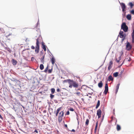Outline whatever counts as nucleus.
<instances>
[{
	"mask_svg": "<svg viewBox=\"0 0 134 134\" xmlns=\"http://www.w3.org/2000/svg\"><path fill=\"white\" fill-rule=\"evenodd\" d=\"M42 38L40 37H38L36 39V46L35 47V52L36 53H38L39 50L40 46L39 44L41 41Z\"/></svg>",
	"mask_w": 134,
	"mask_h": 134,
	"instance_id": "obj_2",
	"label": "nucleus"
},
{
	"mask_svg": "<svg viewBox=\"0 0 134 134\" xmlns=\"http://www.w3.org/2000/svg\"><path fill=\"white\" fill-rule=\"evenodd\" d=\"M70 113L69 111H67L66 113V114L67 115H69V114Z\"/></svg>",
	"mask_w": 134,
	"mask_h": 134,
	"instance_id": "obj_40",
	"label": "nucleus"
},
{
	"mask_svg": "<svg viewBox=\"0 0 134 134\" xmlns=\"http://www.w3.org/2000/svg\"><path fill=\"white\" fill-rule=\"evenodd\" d=\"M64 112L63 111H61L59 114V116L63 117V116Z\"/></svg>",
	"mask_w": 134,
	"mask_h": 134,
	"instance_id": "obj_18",
	"label": "nucleus"
},
{
	"mask_svg": "<svg viewBox=\"0 0 134 134\" xmlns=\"http://www.w3.org/2000/svg\"><path fill=\"white\" fill-rule=\"evenodd\" d=\"M31 48L32 49H35V47L33 46H32L31 47Z\"/></svg>",
	"mask_w": 134,
	"mask_h": 134,
	"instance_id": "obj_39",
	"label": "nucleus"
},
{
	"mask_svg": "<svg viewBox=\"0 0 134 134\" xmlns=\"http://www.w3.org/2000/svg\"><path fill=\"white\" fill-rule=\"evenodd\" d=\"M118 89L116 88V90H115L116 93H117V92H118Z\"/></svg>",
	"mask_w": 134,
	"mask_h": 134,
	"instance_id": "obj_42",
	"label": "nucleus"
},
{
	"mask_svg": "<svg viewBox=\"0 0 134 134\" xmlns=\"http://www.w3.org/2000/svg\"><path fill=\"white\" fill-rule=\"evenodd\" d=\"M126 18L129 20H130L131 19V15L130 14H129L127 15Z\"/></svg>",
	"mask_w": 134,
	"mask_h": 134,
	"instance_id": "obj_17",
	"label": "nucleus"
},
{
	"mask_svg": "<svg viewBox=\"0 0 134 134\" xmlns=\"http://www.w3.org/2000/svg\"><path fill=\"white\" fill-rule=\"evenodd\" d=\"M40 69L42 70L44 69V66L43 64H41L40 65Z\"/></svg>",
	"mask_w": 134,
	"mask_h": 134,
	"instance_id": "obj_26",
	"label": "nucleus"
},
{
	"mask_svg": "<svg viewBox=\"0 0 134 134\" xmlns=\"http://www.w3.org/2000/svg\"><path fill=\"white\" fill-rule=\"evenodd\" d=\"M119 73L117 72H114L113 74V76L114 77H117Z\"/></svg>",
	"mask_w": 134,
	"mask_h": 134,
	"instance_id": "obj_22",
	"label": "nucleus"
},
{
	"mask_svg": "<svg viewBox=\"0 0 134 134\" xmlns=\"http://www.w3.org/2000/svg\"><path fill=\"white\" fill-rule=\"evenodd\" d=\"M76 94L79 96L80 94V93L79 92H77L75 93Z\"/></svg>",
	"mask_w": 134,
	"mask_h": 134,
	"instance_id": "obj_37",
	"label": "nucleus"
},
{
	"mask_svg": "<svg viewBox=\"0 0 134 134\" xmlns=\"http://www.w3.org/2000/svg\"><path fill=\"white\" fill-rule=\"evenodd\" d=\"M132 42L134 43V29H133L132 34Z\"/></svg>",
	"mask_w": 134,
	"mask_h": 134,
	"instance_id": "obj_12",
	"label": "nucleus"
},
{
	"mask_svg": "<svg viewBox=\"0 0 134 134\" xmlns=\"http://www.w3.org/2000/svg\"><path fill=\"white\" fill-rule=\"evenodd\" d=\"M44 56H43L42 57L41 59V61L42 63H44Z\"/></svg>",
	"mask_w": 134,
	"mask_h": 134,
	"instance_id": "obj_27",
	"label": "nucleus"
},
{
	"mask_svg": "<svg viewBox=\"0 0 134 134\" xmlns=\"http://www.w3.org/2000/svg\"><path fill=\"white\" fill-rule=\"evenodd\" d=\"M113 62L111 61H110L109 63V64L108 67V69L109 70H110L112 67L113 64Z\"/></svg>",
	"mask_w": 134,
	"mask_h": 134,
	"instance_id": "obj_10",
	"label": "nucleus"
},
{
	"mask_svg": "<svg viewBox=\"0 0 134 134\" xmlns=\"http://www.w3.org/2000/svg\"><path fill=\"white\" fill-rule=\"evenodd\" d=\"M48 69V65L47 66V67L46 68L44 71V72H47Z\"/></svg>",
	"mask_w": 134,
	"mask_h": 134,
	"instance_id": "obj_30",
	"label": "nucleus"
},
{
	"mask_svg": "<svg viewBox=\"0 0 134 134\" xmlns=\"http://www.w3.org/2000/svg\"><path fill=\"white\" fill-rule=\"evenodd\" d=\"M54 97V95H53L51 94H50V97L51 99H52Z\"/></svg>",
	"mask_w": 134,
	"mask_h": 134,
	"instance_id": "obj_32",
	"label": "nucleus"
},
{
	"mask_svg": "<svg viewBox=\"0 0 134 134\" xmlns=\"http://www.w3.org/2000/svg\"><path fill=\"white\" fill-rule=\"evenodd\" d=\"M113 117H111V119H113Z\"/></svg>",
	"mask_w": 134,
	"mask_h": 134,
	"instance_id": "obj_51",
	"label": "nucleus"
},
{
	"mask_svg": "<svg viewBox=\"0 0 134 134\" xmlns=\"http://www.w3.org/2000/svg\"><path fill=\"white\" fill-rule=\"evenodd\" d=\"M51 60L52 64L53 65H54L55 63V60L54 57H52L51 59Z\"/></svg>",
	"mask_w": 134,
	"mask_h": 134,
	"instance_id": "obj_23",
	"label": "nucleus"
},
{
	"mask_svg": "<svg viewBox=\"0 0 134 134\" xmlns=\"http://www.w3.org/2000/svg\"><path fill=\"white\" fill-rule=\"evenodd\" d=\"M34 132H35L36 133H38V131L36 130H35L34 131Z\"/></svg>",
	"mask_w": 134,
	"mask_h": 134,
	"instance_id": "obj_43",
	"label": "nucleus"
},
{
	"mask_svg": "<svg viewBox=\"0 0 134 134\" xmlns=\"http://www.w3.org/2000/svg\"><path fill=\"white\" fill-rule=\"evenodd\" d=\"M55 91V90L54 88H52L51 89V93L52 94H53L54 93Z\"/></svg>",
	"mask_w": 134,
	"mask_h": 134,
	"instance_id": "obj_29",
	"label": "nucleus"
},
{
	"mask_svg": "<svg viewBox=\"0 0 134 134\" xmlns=\"http://www.w3.org/2000/svg\"><path fill=\"white\" fill-rule=\"evenodd\" d=\"M57 92H59L60 91V90L59 88H57Z\"/></svg>",
	"mask_w": 134,
	"mask_h": 134,
	"instance_id": "obj_41",
	"label": "nucleus"
},
{
	"mask_svg": "<svg viewBox=\"0 0 134 134\" xmlns=\"http://www.w3.org/2000/svg\"><path fill=\"white\" fill-rule=\"evenodd\" d=\"M121 55H120L119 57V59L118 60L116 59V61L117 63H119L120 62V60L121 59Z\"/></svg>",
	"mask_w": 134,
	"mask_h": 134,
	"instance_id": "obj_25",
	"label": "nucleus"
},
{
	"mask_svg": "<svg viewBox=\"0 0 134 134\" xmlns=\"http://www.w3.org/2000/svg\"><path fill=\"white\" fill-rule=\"evenodd\" d=\"M100 104V101L99 100H98L97 103V105L96 106V109L97 108L99 107Z\"/></svg>",
	"mask_w": 134,
	"mask_h": 134,
	"instance_id": "obj_21",
	"label": "nucleus"
},
{
	"mask_svg": "<svg viewBox=\"0 0 134 134\" xmlns=\"http://www.w3.org/2000/svg\"><path fill=\"white\" fill-rule=\"evenodd\" d=\"M12 62L13 64L14 65H15L17 63L16 61L14 59H13L12 60Z\"/></svg>",
	"mask_w": 134,
	"mask_h": 134,
	"instance_id": "obj_15",
	"label": "nucleus"
},
{
	"mask_svg": "<svg viewBox=\"0 0 134 134\" xmlns=\"http://www.w3.org/2000/svg\"><path fill=\"white\" fill-rule=\"evenodd\" d=\"M113 78L112 77V76L110 75L109 76L108 78V80L109 81H113Z\"/></svg>",
	"mask_w": 134,
	"mask_h": 134,
	"instance_id": "obj_13",
	"label": "nucleus"
},
{
	"mask_svg": "<svg viewBox=\"0 0 134 134\" xmlns=\"http://www.w3.org/2000/svg\"><path fill=\"white\" fill-rule=\"evenodd\" d=\"M131 60V58L129 57V59L128 58H126L124 60V61L126 62H130Z\"/></svg>",
	"mask_w": 134,
	"mask_h": 134,
	"instance_id": "obj_24",
	"label": "nucleus"
},
{
	"mask_svg": "<svg viewBox=\"0 0 134 134\" xmlns=\"http://www.w3.org/2000/svg\"><path fill=\"white\" fill-rule=\"evenodd\" d=\"M63 82V83L68 82L69 85V87L71 88L72 87L75 88H77L79 86V83L77 82L70 79L64 80Z\"/></svg>",
	"mask_w": 134,
	"mask_h": 134,
	"instance_id": "obj_1",
	"label": "nucleus"
},
{
	"mask_svg": "<svg viewBox=\"0 0 134 134\" xmlns=\"http://www.w3.org/2000/svg\"><path fill=\"white\" fill-rule=\"evenodd\" d=\"M75 130H74V129H72V130H71V131L72 132H75Z\"/></svg>",
	"mask_w": 134,
	"mask_h": 134,
	"instance_id": "obj_45",
	"label": "nucleus"
},
{
	"mask_svg": "<svg viewBox=\"0 0 134 134\" xmlns=\"http://www.w3.org/2000/svg\"><path fill=\"white\" fill-rule=\"evenodd\" d=\"M120 3V5L122 9V11L123 12L125 11L126 9V6L125 3Z\"/></svg>",
	"mask_w": 134,
	"mask_h": 134,
	"instance_id": "obj_5",
	"label": "nucleus"
},
{
	"mask_svg": "<svg viewBox=\"0 0 134 134\" xmlns=\"http://www.w3.org/2000/svg\"><path fill=\"white\" fill-rule=\"evenodd\" d=\"M0 118L1 119H2L3 120V118L0 114Z\"/></svg>",
	"mask_w": 134,
	"mask_h": 134,
	"instance_id": "obj_44",
	"label": "nucleus"
},
{
	"mask_svg": "<svg viewBox=\"0 0 134 134\" xmlns=\"http://www.w3.org/2000/svg\"><path fill=\"white\" fill-rule=\"evenodd\" d=\"M124 32L122 31H120L119 32V34L120 35V38H124L125 37V36H124V35L123 34Z\"/></svg>",
	"mask_w": 134,
	"mask_h": 134,
	"instance_id": "obj_8",
	"label": "nucleus"
},
{
	"mask_svg": "<svg viewBox=\"0 0 134 134\" xmlns=\"http://www.w3.org/2000/svg\"><path fill=\"white\" fill-rule=\"evenodd\" d=\"M102 111L100 109L97 110V115L98 116V118H99L101 116Z\"/></svg>",
	"mask_w": 134,
	"mask_h": 134,
	"instance_id": "obj_7",
	"label": "nucleus"
},
{
	"mask_svg": "<svg viewBox=\"0 0 134 134\" xmlns=\"http://www.w3.org/2000/svg\"><path fill=\"white\" fill-rule=\"evenodd\" d=\"M117 121V120H116V123H115V124H116V122Z\"/></svg>",
	"mask_w": 134,
	"mask_h": 134,
	"instance_id": "obj_53",
	"label": "nucleus"
},
{
	"mask_svg": "<svg viewBox=\"0 0 134 134\" xmlns=\"http://www.w3.org/2000/svg\"><path fill=\"white\" fill-rule=\"evenodd\" d=\"M98 86L99 87L101 88L103 86V83L102 81H100L99 83H98Z\"/></svg>",
	"mask_w": 134,
	"mask_h": 134,
	"instance_id": "obj_16",
	"label": "nucleus"
},
{
	"mask_svg": "<svg viewBox=\"0 0 134 134\" xmlns=\"http://www.w3.org/2000/svg\"><path fill=\"white\" fill-rule=\"evenodd\" d=\"M63 119V117L59 116L58 117V121L59 123H60L62 121Z\"/></svg>",
	"mask_w": 134,
	"mask_h": 134,
	"instance_id": "obj_20",
	"label": "nucleus"
},
{
	"mask_svg": "<svg viewBox=\"0 0 134 134\" xmlns=\"http://www.w3.org/2000/svg\"><path fill=\"white\" fill-rule=\"evenodd\" d=\"M69 110L70 111H74V109L72 108H71Z\"/></svg>",
	"mask_w": 134,
	"mask_h": 134,
	"instance_id": "obj_38",
	"label": "nucleus"
},
{
	"mask_svg": "<svg viewBox=\"0 0 134 134\" xmlns=\"http://www.w3.org/2000/svg\"><path fill=\"white\" fill-rule=\"evenodd\" d=\"M42 48L43 49L44 51H46V46L44 44V43L43 42H42L41 43Z\"/></svg>",
	"mask_w": 134,
	"mask_h": 134,
	"instance_id": "obj_11",
	"label": "nucleus"
},
{
	"mask_svg": "<svg viewBox=\"0 0 134 134\" xmlns=\"http://www.w3.org/2000/svg\"><path fill=\"white\" fill-rule=\"evenodd\" d=\"M61 108V107H60V108H58L57 109V112H58L59 113Z\"/></svg>",
	"mask_w": 134,
	"mask_h": 134,
	"instance_id": "obj_34",
	"label": "nucleus"
},
{
	"mask_svg": "<svg viewBox=\"0 0 134 134\" xmlns=\"http://www.w3.org/2000/svg\"><path fill=\"white\" fill-rule=\"evenodd\" d=\"M65 126L66 127H67V125L66 124H65Z\"/></svg>",
	"mask_w": 134,
	"mask_h": 134,
	"instance_id": "obj_47",
	"label": "nucleus"
},
{
	"mask_svg": "<svg viewBox=\"0 0 134 134\" xmlns=\"http://www.w3.org/2000/svg\"><path fill=\"white\" fill-rule=\"evenodd\" d=\"M130 13L131 14H134V10H132L130 11Z\"/></svg>",
	"mask_w": 134,
	"mask_h": 134,
	"instance_id": "obj_33",
	"label": "nucleus"
},
{
	"mask_svg": "<svg viewBox=\"0 0 134 134\" xmlns=\"http://www.w3.org/2000/svg\"><path fill=\"white\" fill-rule=\"evenodd\" d=\"M121 126L117 124L116 125V129L117 131H119L121 129Z\"/></svg>",
	"mask_w": 134,
	"mask_h": 134,
	"instance_id": "obj_14",
	"label": "nucleus"
},
{
	"mask_svg": "<svg viewBox=\"0 0 134 134\" xmlns=\"http://www.w3.org/2000/svg\"><path fill=\"white\" fill-rule=\"evenodd\" d=\"M128 5L131 8H132L134 5V4L132 2H130L129 3Z\"/></svg>",
	"mask_w": 134,
	"mask_h": 134,
	"instance_id": "obj_19",
	"label": "nucleus"
},
{
	"mask_svg": "<svg viewBox=\"0 0 134 134\" xmlns=\"http://www.w3.org/2000/svg\"><path fill=\"white\" fill-rule=\"evenodd\" d=\"M89 97L90 98H91V96H90Z\"/></svg>",
	"mask_w": 134,
	"mask_h": 134,
	"instance_id": "obj_52",
	"label": "nucleus"
},
{
	"mask_svg": "<svg viewBox=\"0 0 134 134\" xmlns=\"http://www.w3.org/2000/svg\"><path fill=\"white\" fill-rule=\"evenodd\" d=\"M11 35V34L9 33L8 34H5V35H2L0 37V41L3 42H5L7 40V39L9 36Z\"/></svg>",
	"mask_w": 134,
	"mask_h": 134,
	"instance_id": "obj_3",
	"label": "nucleus"
},
{
	"mask_svg": "<svg viewBox=\"0 0 134 134\" xmlns=\"http://www.w3.org/2000/svg\"><path fill=\"white\" fill-rule=\"evenodd\" d=\"M121 29H123L125 32H126L127 31L128 27L126 25L125 23H122L121 25Z\"/></svg>",
	"mask_w": 134,
	"mask_h": 134,
	"instance_id": "obj_4",
	"label": "nucleus"
},
{
	"mask_svg": "<svg viewBox=\"0 0 134 134\" xmlns=\"http://www.w3.org/2000/svg\"><path fill=\"white\" fill-rule=\"evenodd\" d=\"M124 62H123L121 64V65L123 64V63H124Z\"/></svg>",
	"mask_w": 134,
	"mask_h": 134,
	"instance_id": "obj_50",
	"label": "nucleus"
},
{
	"mask_svg": "<svg viewBox=\"0 0 134 134\" xmlns=\"http://www.w3.org/2000/svg\"><path fill=\"white\" fill-rule=\"evenodd\" d=\"M52 69H49L48 70V72L49 73H50L52 72Z\"/></svg>",
	"mask_w": 134,
	"mask_h": 134,
	"instance_id": "obj_36",
	"label": "nucleus"
},
{
	"mask_svg": "<svg viewBox=\"0 0 134 134\" xmlns=\"http://www.w3.org/2000/svg\"><path fill=\"white\" fill-rule=\"evenodd\" d=\"M119 85H120V84H119V83L116 86V88L117 89H119Z\"/></svg>",
	"mask_w": 134,
	"mask_h": 134,
	"instance_id": "obj_35",
	"label": "nucleus"
},
{
	"mask_svg": "<svg viewBox=\"0 0 134 134\" xmlns=\"http://www.w3.org/2000/svg\"><path fill=\"white\" fill-rule=\"evenodd\" d=\"M108 86L107 84V83L105 84V90L104 92V93L105 94H106L107 93V92L108 91Z\"/></svg>",
	"mask_w": 134,
	"mask_h": 134,
	"instance_id": "obj_6",
	"label": "nucleus"
},
{
	"mask_svg": "<svg viewBox=\"0 0 134 134\" xmlns=\"http://www.w3.org/2000/svg\"><path fill=\"white\" fill-rule=\"evenodd\" d=\"M131 48V47L130 43L128 42L126 45V49L128 50H129Z\"/></svg>",
	"mask_w": 134,
	"mask_h": 134,
	"instance_id": "obj_9",
	"label": "nucleus"
},
{
	"mask_svg": "<svg viewBox=\"0 0 134 134\" xmlns=\"http://www.w3.org/2000/svg\"><path fill=\"white\" fill-rule=\"evenodd\" d=\"M1 29V30H2V31H3V29Z\"/></svg>",
	"mask_w": 134,
	"mask_h": 134,
	"instance_id": "obj_48",
	"label": "nucleus"
},
{
	"mask_svg": "<svg viewBox=\"0 0 134 134\" xmlns=\"http://www.w3.org/2000/svg\"><path fill=\"white\" fill-rule=\"evenodd\" d=\"M89 120L88 119L86 120V121L85 122V125H87L89 124Z\"/></svg>",
	"mask_w": 134,
	"mask_h": 134,
	"instance_id": "obj_28",
	"label": "nucleus"
},
{
	"mask_svg": "<svg viewBox=\"0 0 134 134\" xmlns=\"http://www.w3.org/2000/svg\"><path fill=\"white\" fill-rule=\"evenodd\" d=\"M88 94H90V95H91L92 94L91 93H88Z\"/></svg>",
	"mask_w": 134,
	"mask_h": 134,
	"instance_id": "obj_49",
	"label": "nucleus"
},
{
	"mask_svg": "<svg viewBox=\"0 0 134 134\" xmlns=\"http://www.w3.org/2000/svg\"><path fill=\"white\" fill-rule=\"evenodd\" d=\"M59 113L58 112H57L56 113V116H57L58 114Z\"/></svg>",
	"mask_w": 134,
	"mask_h": 134,
	"instance_id": "obj_46",
	"label": "nucleus"
},
{
	"mask_svg": "<svg viewBox=\"0 0 134 134\" xmlns=\"http://www.w3.org/2000/svg\"><path fill=\"white\" fill-rule=\"evenodd\" d=\"M97 126H98V122H96V125L95 128V129H94L95 131L97 130Z\"/></svg>",
	"mask_w": 134,
	"mask_h": 134,
	"instance_id": "obj_31",
	"label": "nucleus"
}]
</instances>
